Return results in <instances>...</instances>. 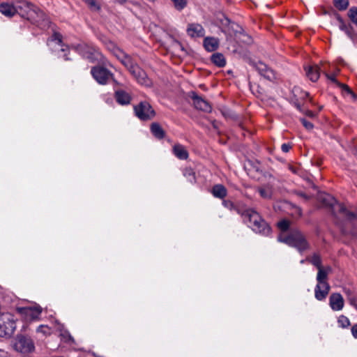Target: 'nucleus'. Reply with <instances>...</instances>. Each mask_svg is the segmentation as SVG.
Instances as JSON below:
<instances>
[{
	"instance_id": "nucleus-28",
	"label": "nucleus",
	"mask_w": 357,
	"mask_h": 357,
	"mask_svg": "<svg viewBox=\"0 0 357 357\" xmlns=\"http://www.w3.org/2000/svg\"><path fill=\"white\" fill-rule=\"evenodd\" d=\"M218 39L213 37H207L204 40V46L208 52H213L218 47Z\"/></svg>"
},
{
	"instance_id": "nucleus-11",
	"label": "nucleus",
	"mask_w": 357,
	"mask_h": 357,
	"mask_svg": "<svg viewBox=\"0 0 357 357\" xmlns=\"http://www.w3.org/2000/svg\"><path fill=\"white\" fill-rule=\"evenodd\" d=\"M317 199L324 207L328 208L331 210L332 215L335 218L337 217L335 207H337V204L339 203L332 195L325 192H319Z\"/></svg>"
},
{
	"instance_id": "nucleus-32",
	"label": "nucleus",
	"mask_w": 357,
	"mask_h": 357,
	"mask_svg": "<svg viewBox=\"0 0 357 357\" xmlns=\"http://www.w3.org/2000/svg\"><path fill=\"white\" fill-rule=\"evenodd\" d=\"M333 5L339 10H344L349 6V0H333Z\"/></svg>"
},
{
	"instance_id": "nucleus-36",
	"label": "nucleus",
	"mask_w": 357,
	"mask_h": 357,
	"mask_svg": "<svg viewBox=\"0 0 357 357\" xmlns=\"http://www.w3.org/2000/svg\"><path fill=\"white\" fill-rule=\"evenodd\" d=\"M258 191L261 197L264 199L271 198L272 192L269 188H260Z\"/></svg>"
},
{
	"instance_id": "nucleus-53",
	"label": "nucleus",
	"mask_w": 357,
	"mask_h": 357,
	"mask_svg": "<svg viewBox=\"0 0 357 357\" xmlns=\"http://www.w3.org/2000/svg\"><path fill=\"white\" fill-rule=\"evenodd\" d=\"M345 293H346V294H347V298H349V295H355L354 294H353V293L351 292V290H347V291H345Z\"/></svg>"
},
{
	"instance_id": "nucleus-21",
	"label": "nucleus",
	"mask_w": 357,
	"mask_h": 357,
	"mask_svg": "<svg viewBox=\"0 0 357 357\" xmlns=\"http://www.w3.org/2000/svg\"><path fill=\"white\" fill-rule=\"evenodd\" d=\"M307 77L313 82H317L320 76V68L317 65L305 67Z\"/></svg>"
},
{
	"instance_id": "nucleus-16",
	"label": "nucleus",
	"mask_w": 357,
	"mask_h": 357,
	"mask_svg": "<svg viewBox=\"0 0 357 357\" xmlns=\"http://www.w3.org/2000/svg\"><path fill=\"white\" fill-rule=\"evenodd\" d=\"M114 98L116 101L121 105H127L130 103V95L122 89H116L114 92Z\"/></svg>"
},
{
	"instance_id": "nucleus-14",
	"label": "nucleus",
	"mask_w": 357,
	"mask_h": 357,
	"mask_svg": "<svg viewBox=\"0 0 357 357\" xmlns=\"http://www.w3.org/2000/svg\"><path fill=\"white\" fill-rule=\"evenodd\" d=\"M344 298L339 293H333L329 297V305L334 311H340L344 307Z\"/></svg>"
},
{
	"instance_id": "nucleus-52",
	"label": "nucleus",
	"mask_w": 357,
	"mask_h": 357,
	"mask_svg": "<svg viewBox=\"0 0 357 357\" xmlns=\"http://www.w3.org/2000/svg\"><path fill=\"white\" fill-rule=\"evenodd\" d=\"M301 94H302L301 98H303V99L307 98L310 95L308 92H305V91H302Z\"/></svg>"
},
{
	"instance_id": "nucleus-58",
	"label": "nucleus",
	"mask_w": 357,
	"mask_h": 357,
	"mask_svg": "<svg viewBox=\"0 0 357 357\" xmlns=\"http://www.w3.org/2000/svg\"><path fill=\"white\" fill-rule=\"evenodd\" d=\"M222 113L225 116H227V113L226 112H222Z\"/></svg>"
},
{
	"instance_id": "nucleus-8",
	"label": "nucleus",
	"mask_w": 357,
	"mask_h": 357,
	"mask_svg": "<svg viewBox=\"0 0 357 357\" xmlns=\"http://www.w3.org/2000/svg\"><path fill=\"white\" fill-rule=\"evenodd\" d=\"M14 349L20 353L28 354L34 351L35 346L30 337L19 334L16 336Z\"/></svg>"
},
{
	"instance_id": "nucleus-13",
	"label": "nucleus",
	"mask_w": 357,
	"mask_h": 357,
	"mask_svg": "<svg viewBox=\"0 0 357 357\" xmlns=\"http://www.w3.org/2000/svg\"><path fill=\"white\" fill-rule=\"evenodd\" d=\"M335 16L339 22L340 29L344 31L352 40H356L357 33H356L354 27L350 24H347L338 13H335Z\"/></svg>"
},
{
	"instance_id": "nucleus-12",
	"label": "nucleus",
	"mask_w": 357,
	"mask_h": 357,
	"mask_svg": "<svg viewBox=\"0 0 357 357\" xmlns=\"http://www.w3.org/2000/svg\"><path fill=\"white\" fill-rule=\"evenodd\" d=\"M189 97L192 100L193 105L197 109L208 113L211 112V105L207 100H204L202 97L198 96L197 93L194 91L190 92L189 94Z\"/></svg>"
},
{
	"instance_id": "nucleus-59",
	"label": "nucleus",
	"mask_w": 357,
	"mask_h": 357,
	"mask_svg": "<svg viewBox=\"0 0 357 357\" xmlns=\"http://www.w3.org/2000/svg\"><path fill=\"white\" fill-rule=\"evenodd\" d=\"M0 357H8L6 354L1 356Z\"/></svg>"
},
{
	"instance_id": "nucleus-2",
	"label": "nucleus",
	"mask_w": 357,
	"mask_h": 357,
	"mask_svg": "<svg viewBox=\"0 0 357 357\" xmlns=\"http://www.w3.org/2000/svg\"><path fill=\"white\" fill-rule=\"evenodd\" d=\"M238 214L243 218L244 223L247 224L255 232L268 236L271 232V228L262 218L258 212L252 208L246 207L244 211L238 209Z\"/></svg>"
},
{
	"instance_id": "nucleus-10",
	"label": "nucleus",
	"mask_w": 357,
	"mask_h": 357,
	"mask_svg": "<svg viewBox=\"0 0 357 357\" xmlns=\"http://www.w3.org/2000/svg\"><path fill=\"white\" fill-rule=\"evenodd\" d=\"M249 64L255 69L261 76L264 77L266 79L271 81L275 78L273 70L261 61L257 62L252 59H249Z\"/></svg>"
},
{
	"instance_id": "nucleus-19",
	"label": "nucleus",
	"mask_w": 357,
	"mask_h": 357,
	"mask_svg": "<svg viewBox=\"0 0 357 357\" xmlns=\"http://www.w3.org/2000/svg\"><path fill=\"white\" fill-rule=\"evenodd\" d=\"M188 36L192 38L203 37L205 34V31L203 26L199 24H190L187 29Z\"/></svg>"
},
{
	"instance_id": "nucleus-38",
	"label": "nucleus",
	"mask_w": 357,
	"mask_h": 357,
	"mask_svg": "<svg viewBox=\"0 0 357 357\" xmlns=\"http://www.w3.org/2000/svg\"><path fill=\"white\" fill-rule=\"evenodd\" d=\"M337 322L342 328H347L351 324L349 319L344 315H340Z\"/></svg>"
},
{
	"instance_id": "nucleus-25",
	"label": "nucleus",
	"mask_w": 357,
	"mask_h": 357,
	"mask_svg": "<svg viewBox=\"0 0 357 357\" xmlns=\"http://www.w3.org/2000/svg\"><path fill=\"white\" fill-rule=\"evenodd\" d=\"M211 192L215 197L223 199L227 195V190L223 185L216 184L213 186Z\"/></svg>"
},
{
	"instance_id": "nucleus-54",
	"label": "nucleus",
	"mask_w": 357,
	"mask_h": 357,
	"mask_svg": "<svg viewBox=\"0 0 357 357\" xmlns=\"http://www.w3.org/2000/svg\"><path fill=\"white\" fill-rule=\"evenodd\" d=\"M175 43H176L177 45H178V46L181 48V50H182L183 51H184V48L183 47V46H182V45L181 44V43H180V42H178V41L176 40V41H175Z\"/></svg>"
},
{
	"instance_id": "nucleus-5",
	"label": "nucleus",
	"mask_w": 357,
	"mask_h": 357,
	"mask_svg": "<svg viewBox=\"0 0 357 357\" xmlns=\"http://www.w3.org/2000/svg\"><path fill=\"white\" fill-rule=\"evenodd\" d=\"M47 44L56 56L62 57L65 61L67 60V54L66 53L67 45L63 43V36L60 33L54 31L47 39Z\"/></svg>"
},
{
	"instance_id": "nucleus-17",
	"label": "nucleus",
	"mask_w": 357,
	"mask_h": 357,
	"mask_svg": "<svg viewBox=\"0 0 357 357\" xmlns=\"http://www.w3.org/2000/svg\"><path fill=\"white\" fill-rule=\"evenodd\" d=\"M130 74L137 79L139 84L144 85H147L149 84V79L146 73L138 65L134 68Z\"/></svg>"
},
{
	"instance_id": "nucleus-7",
	"label": "nucleus",
	"mask_w": 357,
	"mask_h": 357,
	"mask_svg": "<svg viewBox=\"0 0 357 357\" xmlns=\"http://www.w3.org/2000/svg\"><path fill=\"white\" fill-rule=\"evenodd\" d=\"M16 324L13 316L9 313L0 314V337L9 338L14 333Z\"/></svg>"
},
{
	"instance_id": "nucleus-55",
	"label": "nucleus",
	"mask_w": 357,
	"mask_h": 357,
	"mask_svg": "<svg viewBox=\"0 0 357 357\" xmlns=\"http://www.w3.org/2000/svg\"><path fill=\"white\" fill-rule=\"evenodd\" d=\"M127 0H116V1L121 4H123L126 2Z\"/></svg>"
},
{
	"instance_id": "nucleus-42",
	"label": "nucleus",
	"mask_w": 357,
	"mask_h": 357,
	"mask_svg": "<svg viewBox=\"0 0 357 357\" xmlns=\"http://www.w3.org/2000/svg\"><path fill=\"white\" fill-rule=\"evenodd\" d=\"M301 122L302 123L303 126L307 129V130H312L314 127L313 124L307 121L305 118H301L300 119Z\"/></svg>"
},
{
	"instance_id": "nucleus-45",
	"label": "nucleus",
	"mask_w": 357,
	"mask_h": 357,
	"mask_svg": "<svg viewBox=\"0 0 357 357\" xmlns=\"http://www.w3.org/2000/svg\"><path fill=\"white\" fill-rule=\"evenodd\" d=\"M291 149V145L289 143L282 144L281 149L284 153L289 152Z\"/></svg>"
},
{
	"instance_id": "nucleus-33",
	"label": "nucleus",
	"mask_w": 357,
	"mask_h": 357,
	"mask_svg": "<svg viewBox=\"0 0 357 357\" xmlns=\"http://www.w3.org/2000/svg\"><path fill=\"white\" fill-rule=\"evenodd\" d=\"M340 88L342 89V93H346V94H348V95H350L351 96V98H353V100H357V94H356L350 88L348 85L345 84H341L340 86H339Z\"/></svg>"
},
{
	"instance_id": "nucleus-43",
	"label": "nucleus",
	"mask_w": 357,
	"mask_h": 357,
	"mask_svg": "<svg viewBox=\"0 0 357 357\" xmlns=\"http://www.w3.org/2000/svg\"><path fill=\"white\" fill-rule=\"evenodd\" d=\"M326 77L328 79L331 80L332 82L335 84L337 86H339L342 83H340L334 75H329L328 73H325Z\"/></svg>"
},
{
	"instance_id": "nucleus-41",
	"label": "nucleus",
	"mask_w": 357,
	"mask_h": 357,
	"mask_svg": "<svg viewBox=\"0 0 357 357\" xmlns=\"http://www.w3.org/2000/svg\"><path fill=\"white\" fill-rule=\"evenodd\" d=\"M348 301L357 310V295H349Z\"/></svg>"
},
{
	"instance_id": "nucleus-35",
	"label": "nucleus",
	"mask_w": 357,
	"mask_h": 357,
	"mask_svg": "<svg viewBox=\"0 0 357 357\" xmlns=\"http://www.w3.org/2000/svg\"><path fill=\"white\" fill-rule=\"evenodd\" d=\"M348 17L357 26V7L353 6L349 10Z\"/></svg>"
},
{
	"instance_id": "nucleus-15",
	"label": "nucleus",
	"mask_w": 357,
	"mask_h": 357,
	"mask_svg": "<svg viewBox=\"0 0 357 357\" xmlns=\"http://www.w3.org/2000/svg\"><path fill=\"white\" fill-rule=\"evenodd\" d=\"M330 289L329 283H325V284H317L314 289V297L318 301H323L328 296Z\"/></svg>"
},
{
	"instance_id": "nucleus-56",
	"label": "nucleus",
	"mask_w": 357,
	"mask_h": 357,
	"mask_svg": "<svg viewBox=\"0 0 357 357\" xmlns=\"http://www.w3.org/2000/svg\"><path fill=\"white\" fill-rule=\"evenodd\" d=\"M68 343H69L70 341H73V338L72 337V336H71L69 333H68Z\"/></svg>"
},
{
	"instance_id": "nucleus-20",
	"label": "nucleus",
	"mask_w": 357,
	"mask_h": 357,
	"mask_svg": "<svg viewBox=\"0 0 357 357\" xmlns=\"http://www.w3.org/2000/svg\"><path fill=\"white\" fill-rule=\"evenodd\" d=\"M337 213L342 215L347 221L352 222L357 219V215L351 212L345 207L343 204H337Z\"/></svg>"
},
{
	"instance_id": "nucleus-48",
	"label": "nucleus",
	"mask_w": 357,
	"mask_h": 357,
	"mask_svg": "<svg viewBox=\"0 0 357 357\" xmlns=\"http://www.w3.org/2000/svg\"><path fill=\"white\" fill-rule=\"evenodd\" d=\"M297 195L298 196L305 199H310V197L307 195H306L305 193L303 192H298L297 193Z\"/></svg>"
},
{
	"instance_id": "nucleus-29",
	"label": "nucleus",
	"mask_w": 357,
	"mask_h": 357,
	"mask_svg": "<svg viewBox=\"0 0 357 357\" xmlns=\"http://www.w3.org/2000/svg\"><path fill=\"white\" fill-rule=\"evenodd\" d=\"M211 62L219 68L224 67L226 65V60L222 53L216 52L211 56Z\"/></svg>"
},
{
	"instance_id": "nucleus-44",
	"label": "nucleus",
	"mask_w": 357,
	"mask_h": 357,
	"mask_svg": "<svg viewBox=\"0 0 357 357\" xmlns=\"http://www.w3.org/2000/svg\"><path fill=\"white\" fill-rule=\"evenodd\" d=\"M293 103L298 111L301 112H304V109L303 108L302 105L299 102L298 99L293 100Z\"/></svg>"
},
{
	"instance_id": "nucleus-47",
	"label": "nucleus",
	"mask_w": 357,
	"mask_h": 357,
	"mask_svg": "<svg viewBox=\"0 0 357 357\" xmlns=\"http://www.w3.org/2000/svg\"><path fill=\"white\" fill-rule=\"evenodd\" d=\"M305 115H307V116L309 117H314V114L313 113V112L310 111V110H308V109H304V112H303Z\"/></svg>"
},
{
	"instance_id": "nucleus-27",
	"label": "nucleus",
	"mask_w": 357,
	"mask_h": 357,
	"mask_svg": "<svg viewBox=\"0 0 357 357\" xmlns=\"http://www.w3.org/2000/svg\"><path fill=\"white\" fill-rule=\"evenodd\" d=\"M222 205L229 210H234L238 214V209H240L241 211H244L246 206L241 202H237L234 203L233 202L230 200H223L222 201Z\"/></svg>"
},
{
	"instance_id": "nucleus-22",
	"label": "nucleus",
	"mask_w": 357,
	"mask_h": 357,
	"mask_svg": "<svg viewBox=\"0 0 357 357\" xmlns=\"http://www.w3.org/2000/svg\"><path fill=\"white\" fill-rule=\"evenodd\" d=\"M317 269H318V273H317V284H325V283H328V275L332 270L331 267V266H327L326 268L321 267Z\"/></svg>"
},
{
	"instance_id": "nucleus-24",
	"label": "nucleus",
	"mask_w": 357,
	"mask_h": 357,
	"mask_svg": "<svg viewBox=\"0 0 357 357\" xmlns=\"http://www.w3.org/2000/svg\"><path fill=\"white\" fill-rule=\"evenodd\" d=\"M150 130L154 137L158 139H162L165 137V131L157 122H153L151 124Z\"/></svg>"
},
{
	"instance_id": "nucleus-4",
	"label": "nucleus",
	"mask_w": 357,
	"mask_h": 357,
	"mask_svg": "<svg viewBox=\"0 0 357 357\" xmlns=\"http://www.w3.org/2000/svg\"><path fill=\"white\" fill-rule=\"evenodd\" d=\"M70 48L77 52L91 63H95L102 56L100 52L96 47L84 43L71 44L70 46L68 45V50Z\"/></svg>"
},
{
	"instance_id": "nucleus-23",
	"label": "nucleus",
	"mask_w": 357,
	"mask_h": 357,
	"mask_svg": "<svg viewBox=\"0 0 357 357\" xmlns=\"http://www.w3.org/2000/svg\"><path fill=\"white\" fill-rule=\"evenodd\" d=\"M0 13L8 17H11L16 14V6L8 3H0Z\"/></svg>"
},
{
	"instance_id": "nucleus-34",
	"label": "nucleus",
	"mask_w": 357,
	"mask_h": 357,
	"mask_svg": "<svg viewBox=\"0 0 357 357\" xmlns=\"http://www.w3.org/2000/svg\"><path fill=\"white\" fill-rule=\"evenodd\" d=\"M92 11H99L100 10V5L96 0H82Z\"/></svg>"
},
{
	"instance_id": "nucleus-57",
	"label": "nucleus",
	"mask_w": 357,
	"mask_h": 357,
	"mask_svg": "<svg viewBox=\"0 0 357 357\" xmlns=\"http://www.w3.org/2000/svg\"><path fill=\"white\" fill-rule=\"evenodd\" d=\"M63 326H61V325L59 324V325H58V327H57V330H59V331H62V329H63Z\"/></svg>"
},
{
	"instance_id": "nucleus-46",
	"label": "nucleus",
	"mask_w": 357,
	"mask_h": 357,
	"mask_svg": "<svg viewBox=\"0 0 357 357\" xmlns=\"http://www.w3.org/2000/svg\"><path fill=\"white\" fill-rule=\"evenodd\" d=\"M352 335L354 338L357 339V324H355L351 329Z\"/></svg>"
},
{
	"instance_id": "nucleus-30",
	"label": "nucleus",
	"mask_w": 357,
	"mask_h": 357,
	"mask_svg": "<svg viewBox=\"0 0 357 357\" xmlns=\"http://www.w3.org/2000/svg\"><path fill=\"white\" fill-rule=\"evenodd\" d=\"M183 176L188 180L190 183H196L195 172L192 168H185L183 170Z\"/></svg>"
},
{
	"instance_id": "nucleus-37",
	"label": "nucleus",
	"mask_w": 357,
	"mask_h": 357,
	"mask_svg": "<svg viewBox=\"0 0 357 357\" xmlns=\"http://www.w3.org/2000/svg\"><path fill=\"white\" fill-rule=\"evenodd\" d=\"M177 10H183L187 5V0H171Z\"/></svg>"
},
{
	"instance_id": "nucleus-3",
	"label": "nucleus",
	"mask_w": 357,
	"mask_h": 357,
	"mask_svg": "<svg viewBox=\"0 0 357 357\" xmlns=\"http://www.w3.org/2000/svg\"><path fill=\"white\" fill-rule=\"evenodd\" d=\"M278 239L280 242L295 248L299 252H303L310 248L305 236L298 229L291 230L289 234H281Z\"/></svg>"
},
{
	"instance_id": "nucleus-18",
	"label": "nucleus",
	"mask_w": 357,
	"mask_h": 357,
	"mask_svg": "<svg viewBox=\"0 0 357 357\" xmlns=\"http://www.w3.org/2000/svg\"><path fill=\"white\" fill-rule=\"evenodd\" d=\"M121 56H117L118 59L129 70V72L131 73L134 68L137 66V64L133 61L130 55L122 51H121Z\"/></svg>"
},
{
	"instance_id": "nucleus-50",
	"label": "nucleus",
	"mask_w": 357,
	"mask_h": 357,
	"mask_svg": "<svg viewBox=\"0 0 357 357\" xmlns=\"http://www.w3.org/2000/svg\"><path fill=\"white\" fill-rule=\"evenodd\" d=\"M33 311L34 312H36V315H38L39 314L41 313L42 309L40 307H36L34 308Z\"/></svg>"
},
{
	"instance_id": "nucleus-26",
	"label": "nucleus",
	"mask_w": 357,
	"mask_h": 357,
	"mask_svg": "<svg viewBox=\"0 0 357 357\" xmlns=\"http://www.w3.org/2000/svg\"><path fill=\"white\" fill-rule=\"evenodd\" d=\"M173 153L180 160H186L189 155L185 148L180 144H176L173 146Z\"/></svg>"
},
{
	"instance_id": "nucleus-51",
	"label": "nucleus",
	"mask_w": 357,
	"mask_h": 357,
	"mask_svg": "<svg viewBox=\"0 0 357 357\" xmlns=\"http://www.w3.org/2000/svg\"><path fill=\"white\" fill-rule=\"evenodd\" d=\"M211 124L213 126V128L215 129V130H218V122L215 121V120H213L211 121Z\"/></svg>"
},
{
	"instance_id": "nucleus-9",
	"label": "nucleus",
	"mask_w": 357,
	"mask_h": 357,
	"mask_svg": "<svg viewBox=\"0 0 357 357\" xmlns=\"http://www.w3.org/2000/svg\"><path fill=\"white\" fill-rule=\"evenodd\" d=\"M91 73L96 81L102 85L108 84L110 79H113V73L106 68L101 66L92 67Z\"/></svg>"
},
{
	"instance_id": "nucleus-40",
	"label": "nucleus",
	"mask_w": 357,
	"mask_h": 357,
	"mask_svg": "<svg viewBox=\"0 0 357 357\" xmlns=\"http://www.w3.org/2000/svg\"><path fill=\"white\" fill-rule=\"evenodd\" d=\"M36 331L38 333H41L44 335H48L51 334V328L47 326L41 325L38 327Z\"/></svg>"
},
{
	"instance_id": "nucleus-49",
	"label": "nucleus",
	"mask_w": 357,
	"mask_h": 357,
	"mask_svg": "<svg viewBox=\"0 0 357 357\" xmlns=\"http://www.w3.org/2000/svg\"><path fill=\"white\" fill-rule=\"evenodd\" d=\"M110 80H112V82L114 83V87L118 86H121V84L117 80H116V79L114 78V76H113V79H110Z\"/></svg>"
},
{
	"instance_id": "nucleus-39",
	"label": "nucleus",
	"mask_w": 357,
	"mask_h": 357,
	"mask_svg": "<svg viewBox=\"0 0 357 357\" xmlns=\"http://www.w3.org/2000/svg\"><path fill=\"white\" fill-rule=\"evenodd\" d=\"M278 226L282 231H287L289 227V222L287 220H282L278 223Z\"/></svg>"
},
{
	"instance_id": "nucleus-31",
	"label": "nucleus",
	"mask_w": 357,
	"mask_h": 357,
	"mask_svg": "<svg viewBox=\"0 0 357 357\" xmlns=\"http://www.w3.org/2000/svg\"><path fill=\"white\" fill-rule=\"evenodd\" d=\"M306 260L316 266L317 268L322 267L321 257L317 253H314L311 257H307Z\"/></svg>"
},
{
	"instance_id": "nucleus-1",
	"label": "nucleus",
	"mask_w": 357,
	"mask_h": 357,
	"mask_svg": "<svg viewBox=\"0 0 357 357\" xmlns=\"http://www.w3.org/2000/svg\"><path fill=\"white\" fill-rule=\"evenodd\" d=\"M16 13L22 17L40 26L42 29L48 28L50 21L46 14L33 4L26 1H19L16 4Z\"/></svg>"
},
{
	"instance_id": "nucleus-6",
	"label": "nucleus",
	"mask_w": 357,
	"mask_h": 357,
	"mask_svg": "<svg viewBox=\"0 0 357 357\" xmlns=\"http://www.w3.org/2000/svg\"><path fill=\"white\" fill-rule=\"evenodd\" d=\"M133 110L135 115L142 121H151L156 116L155 109L146 100L141 101L134 105Z\"/></svg>"
}]
</instances>
